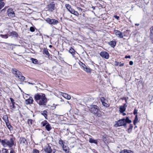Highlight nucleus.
Masks as SVG:
<instances>
[{
	"instance_id": "nucleus-1",
	"label": "nucleus",
	"mask_w": 153,
	"mask_h": 153,
	"mask_svg": "<svg viewBox=\"0 0 153 153\" xmlns=\"http://www.w3.org/2000/svg\"><path fill=\"white\" fill-rule=\"evenodd\" d=\"M34 99L36 103L40 106H45L48 102L45 95L42 93L36 94L34 96Z\"/></svg>"
},
{
	"instance_id": "nucleus-2",
	"label": "nucleus",
	"mask_w": 153,
	"mask_h": 153,
	"mask_svg": "<svg viewBox=\"0 0 153 153\" xmlns=\"http://www.w3.org/2000/svg\"><path fill=\"white\" fill-rule=\"evenodd\" d=\"M88 107L90 111L94 114L95 116L98 117L100 116V111L97 105H91Z\"/></svg>"
},
{
	"instance_id": "nucleus-3",
	"label": "nucleus",
	"mask_w": 153,
	"mask_h": 153,
	"mask_svg": "<svg viewBox=\"0 0 153 153\" xmlns=\"http://www.w3.org/2000/svg\"><path fill=\"white\" fill-rule=\"evenodd\" d=\"M1 143L4 147L8 146L10 148L14 145V140L12 138H10L9 140L7 139H4L1 140Z\"/></svg>"
},
{
	"instance_id": "nucleus-4",
	"label": "nucleus",
	"mask_w": 153,
	"mask_h": 153,
	"mask_svg": "<svg viewBox=\"0 0 153 153\" xmlns=\"http://www.w3.org/2000/svg\"><path fill=\"white\" fill-rule=\"evenodd\" d=\"M12 73L15 75L16 77H18L21 81H24L25 77L22 76V74L16 68L12 69Z\"/></svg>"
},
{
	"instance_id": "nucleus-5",
	"label": "nucleus",
	"mask_w": 153,
	"mask_h": 153,
	"mask_svg": "<svg viewBox=\"0 0 153 153\" xmlns=\"http://www.w3.org/2000/svg\"><path fill=\"white\" fill-rule=\"evenodd\" d=\"M116 123L114 125L115 127H117L123 126L124 127L126 126V124L125 123V119H123L116 122Z\"/></svg>"
},
{
	"instance_id": "nucleus-6",
	"label": "nucleus",
	"mask_w": 153,
	"mask_h": 153,
	"mask_svg": "<svg viewBox=\"0 0 153 153\" xmlns=\"http://www.w3.org/2000/svg\"><path fill=\"white\" fill-rule=\"evenodd\" d=\"M45 151L48 153H55L56 150L53 149V146H51L49 145H47L44 149Z\"/></svg>"
},
{
	"instance_id": "nucleus-7",
	"label": "nucleus",
	"mask_w": 153,
	"mask_h": 153,
	"mask_svg": "<svg viewBox=\"0 0 153 153\" xmlns=\"http://www.w3.org/2000/svg\"><path fill=\"white\" fill-rule=\"evenodd\" d=\"M45 21L48 23L50 25H55L59 23L58 20L54 19H50L49 18H47Z\"/></svg>"
},
{
	"instance_id": "nucleus-8",
	"label": "nucleus",
	"mask_w": 153,
	"mask_h": 153,
	"mask_svg": "<svg viewBox=\"0 0 153 153\" xmlns=\"http://www.w3.org/2000/svg\"><path fill=\"white\" fill-rule=\"evenodd\" d=\"M101 101L102 103V105L106 107H109L110 105L109 103H107L108 101L106 99H105L104 97H102L101 98Z\"/></svg>"
},
{
	"instance_id": "nucleus-9",
	"label": "nucleus",
	"mask_w": 153,
	"mask_h": 153,
	"mask_svg": "<svg viewBox=\"0 0 153 153\" xmlns=\"http://www.w3.org/2000/svg\"><path fill=\"white\" fill-rule=\"evenodd\" d=\"M100 56L102 58L108 59L109 58L108 53L106 51H102L100 53Z\"/></svg>"
},
{
	"instance_id": "nucleus-10",
	"label": "nucleus",
	"mask_w": 153,
	"mask_h": 153,
	"mask_svg": "<svg viewBox=\"0 0 153 153\" xmlns=\"http://www.w3.org/2000/svg\"><path fill=\"white\" fill-rule=\"evenodd\" d=\"M19 143L20 144L23 146H26L27 144V142L26 141V140L23 137L20 138Z\"/></svg>"
},
{
	"instance_id": "nucleus-11",
	"label": "nucleus",
	"mask_w": 153,
	"mask_h": 153,
	"mask_svg": "<svg viewBox=\"0 0 153 153\" xmlns=\"http://www.w3.org/2000/svg\"><path fill=\"white\" fill-rule=\"evenodd\" d=\"M7 15L9 16L13 17L15 16L14 12L12 8L9 9L7 11Z\"/></svg>"
},
{
	"instance_id": "nucleus-12",
	"label": "nucleus",
	"mask_w": 153,
	"mask_h": 153,
	"mask_svg": "<svg viewBox=\"0 0 153 153\" xmlns=\"http://www.w3.org/2000/svg\"><path fill=\"white\" fill-rule=\"evenodd\" d=\"M114 32L116 36L119 38H123V36H124V35H123L124 32H121L118 30H115Z\"/></svg>"
},
{
	"instance_id": "nucleus-13",
	"label": "nucleus",
	"mask_w": 153,
	"mask_h": 153,
	"mask_svg": "<svg viewBox=\"0 0 153 153\" xmlns=\"http://www.w3.org/2000/svg\"><path fill=\"white\" fill-rule=\"evenodd\" d=\"M54 4L53 3H51L49 4L48 6L46 9L47 10H49L51 11H53L54 9Z\"/></svg>"
},
{
	"instance_id": "nucleus-14",
	"label": "nucleus",
	"mask_w": 153,
	"mask_h": 153,
	"mask_svg": "<svg viewBox=\"0 0 153 153\" xmlns=\"http://www.w3.org/2000/svg\"><path fill=\"white\" fill-rule=\"evenodd\" d=\"M82 66L83 68V70L88 73H89L91 72V69L85 65L84 64L82 63Z\"/></svg>"
},
{
	"instance_id": "nucleus-15",
	"label": "nucleus",
	"mask_w": 153,
	"mask_h": 153,
	"mask_svg": "<svg viewBox=\"0 0 153 153\" xmlns=\"http://www.w3.org/2000/svg\"><path fill=\"white\" fill-rule=\"evenodd\" d=\"M33 98L30 97L29 99L25 100V102L26 105L30 104L33 103Z\"/></svg>"
},
{
	"instance_id": "nucleus-16",
	"label": "nucleus",
	"mask_w": 153,
	"mask_h": 153,
	"mask_svg": "<svg viewBox=\"0 0 153 153\" xmlns=\"http://www.w3.org/2000/svg\"><path fill=\"white\" fill-rule=\"evenodd\" d=\"M127 105L126 104H124L123 106H120L119 108V111L121 113L123 112L126 111V108Z\"/></svg>"
},
{
	"instance_id": "nucleus-17",
	"label": "nucleus",
	"mask_w": 153,
	"mask_h": 153,
	"mask_svg": "<svg viewBox=\"0 0 153 153\" xmlns=\"http://www.w3.org/2000/svg\"><path fill=\"white\" fill-rule=\"evenodd\" d=\"M69 52L72 54L73 58H75L74 55L75 54L76 51L73 48H72V47H71L69 49Z\"/></svg>"
},
{
	"instance_id": "nucleus-18",
	"label": "nucleus",
	"mask_w": 153,
	"mask_h": 153,
	"mask_svg": "<svg viewBox=\"0 0 153 153\" xmlns=\"http://www.w3.org/2000/svg\"><path fill=\"white\" fill-rule=\"evenodd\" d=\"M61 95L68 100H69L71 98V96L66 93H61Z\"/></svg>"
},
{
	"instance_id": "nucleus-19",
	"label": "nucleus",
	"mask_w": 153,
	"mask_h": 153,
	"mask_svg": "<svg viewBox=\"0 0 153 153\" xmlns=\"http://www.w3.org/2000/svg\"><path fill=\"white\" fill-rule=\"evenodd\" d=\"M9 36L13 37H17L18 35L17 33L15 31L9 32Z\"/></svg>"
},
{
	"instance_id": "nucleus-20",
	"label": "nucleus",
	"mask_w": 153,
	"mask_h": 153,
	"mask_svg": "<svg viewBox=\"0 0 153 153\" xmlns=\"http://www.w3.org/2000/svg\"><path fill=\"white\" fill-rule=\"evenodd\" d=\"M120 153H133V151L127 149H124L121 151L120 152Z\"/></svg>"
},
{
	"instance_id": "nucleus-21",
	"label": "nucleus",
	"mask_w": 153,
	"mask_h": 153,
	"mask_svg": "<svg viewBox=\"0 0 153 153\" xmlns=\"http://www.w3.org/2000/svg\"><path fill=\"white\" fill-rule=\"evenodd\" d=\"M150 38L152 43H153V27L150 29Z\"/></svg>"
},
{
	"instance_id": "nucleus-22",
	"label": "nucleus",
	"mask_w": 153,
	"mask_h": 153,
	"mask_svg": "<svg viewBox=\"0 0 153 153\" xmlns=\"http://www.w3.org/2000/svg\"><path fill=\"white\" fill-rule=\"evenodd\" d=\"M62 147L63 150H64L65 152L66 153H68L69 152V149L68 147L65 146L64 145V146Z\"/></svg>"
},
{
	"instance_id": "nucleus-23",
	"label": "nucleus",
	"mask_w": 153,
	"mask_h": 153,
	"mask_svg": "<svg viewBox=\"0 0 153 153\" xmlns=\"http://www.w3.org/2000/svg\"><path fill=\"white\" fill-rule=\"evenodd\" d=\"M109 44L113 47H114L116 44V42L114 41H112L109 42Z\"/></svg>"
},
{
	"instance_id": "nucleus-24",
	"label": "nucleus",
	"mask_w": 153,
	"mask_h": 153,
	"mask_svg": "<svg viewBox=\"0 0 153 153\" xmlns=\"http://www.w3.org/2000/svg\"><path fill=\"white\" fill-rule=\"evenodd\" d=\"M89 142L91 143H94L97 144V140H94L91 138L89 139Z\"/></svg>"
},
{
	"instance_id": "nucleus-25",
	"label": "nucleus",
	"mask_w": 153,
	"mask_h": 153,
	"mask_svg": "<svg viewBox=\"0 0 153 153\" xmlns=\"http://www.w3.org/2000/svg\"><path fill=\"white\" fill-rule=\"evenodd\" d=\"M45 128L46 130L48 131H49L51 129V126L50 124L48 123L45 126Z\"/></svg>"
},
{
	"instance_id": "nucleus-26",
	"label": "nucleus",
	"mask_w": 153,
	"mask_h": 153,
	"mask_svg": "<svg viewBox=\"0 0 153 153\" xmlns=\"http://www.w3.org/2000/svg\"><path fill=\"white\" fill-rule=\"evenodd\" d=\"M115 65L116 66L119 65L120 67H122L124 65V63H122L121 62H118L116 61H115Z\"/></svg>"
},
{
	"instance_id": "nucleus-27",
	"label": "nucleus",
	"mask_w": 153,
	"mask_h": 153,
	"mask_svg": "<svg viewBox=\"0 0 153 153\" xmlns=\"http://www.w3.org/2000/svg\"><path fill=\"white\" fill-rule=\"evenodd\" d=\"M48 112L46 111H43L41 113L43 115L46 119H47V116Z\"/></svg>"
},
{
	"instance_id": "nucleus-28",
	"label": "nucleus",
	"mask_w": 153,
	"mask_h": 153,
	"mask_svg": "<svg viewBox=\"0 0 153 153\" xmlns=\"http://www.w3.org/2000/svg\"><path fill=\"white\" fill-rule=\"evenodd\" d=\"M138 122V118L137 115H136L135 117L133 122L134 124L135 125L136 123Z\"/></svg>"
},
{
	"instance_id": "nucleus-29",
	"label": "nucleus",
	"mask_w": 153,
	"mask_h": 153,
	"mask_svg": "<svg viewBox=\"0 0 153 153\" xmlns=\"http://www.w3.org/2000/svg\"><path fill=\"white\" fill-rule=\"evenodd\" d=\"M30 60L31 61H32V62L36 64L38 62L37 60L33 58H31L30 59Z\"/></svg>"
},
{
	"instance_id": "nucleus-30",
	"label": "nucleus",
	"mask_w": 153,
	"mask_h": 153,
	"mask_svg": "<svg viewBox=\"0 0 153 153\" xmlns=\"http://www.w3.org/2000/svg\"><path fill=\"white\" fill-rule=\"evenodd\" d=\"M48 123L46 120H44L41 123V124L42 126H46Z\"/></svg>"
},
{
	"instance_id": "nucleus-31",
	"label": "nucleus",
	"mask_w": 153,
	"mask_h": 153,
	"mask_svg": "<svg viewBox=\"0 0 153 153\" xmlns=\"http://www.w3.org/2000/svg\"><path fill=\"white\" fill-rule=\"evenodd\" d=\"M0 36L1 37L3 38L7 39L8 38V35L7 34L5 35L0 34Z\"/></svg>"
},
{
	"instance_id": "nucleus-32",
	"label": "nucleus",
	"mask_w": 153,
	"mask_h": 153,
	"mask_svg": "<svg viewBox=\"0 0 153 153\" xmlns=\"http://www.w3.org/2000/svg\"><path fill=\"white\" fill-rule=\"evenodd\" d=\"M59 144L61 145L62 147H63L64 145V142L62 140H59Z\"/></svg>"
},
{
	"instance_id": "nucleus-33",
	"label": "nucleus",
	"mask_w": 153,
	"mask_h": 153,
	"mask_svg": "<svg viewBox=\"0 0 153 153\" xmlns=\"http://www.w3.org/2000/svg\"><path fill=\"white\" fill-rule=\"evenodd\" d=\"M125 123L126 124V123H130L131 122V121L130 120L128 117H127L126 119H125Z\"/></svg>"
},
{
	"instance_id": "nucleus-34",
	"label": "nucleus",
	"mask_w": 153,
	"mask_h": 153,
	"mask_svg": "<svg viewBox=\"0 0 153 153\" xmlns=\"http://www.w3.org/2000/svg\"><path fill=\"white\" fill-rule=\"evenodd\" d=\"M43 53L47 55H49V53L47 49H44L43 50Z\"/></svg>"
},
{
	"instance_id": "nucleus-35",
	"label": "nucleus",
	"mask_w": 153,
	"mask_h": 153,
	"mask_svg": "<svg viewBox=\"0 0 153 153\" xmlns=\"http://www.w3.org/2000/svg\"><path fill=\"white\" fill-rule=\"evenodd\" d=\"M4 5V3L3 2L0 3V9H1Z\"/></svg>"
},
{
	"instance_id": "nucleus-36",
	"label": "nucleus",
	"mask_w": 153,
	"mask_h": 153,
	"mask_svg": "<svg viewBox=\"0 0 153 153\" xmlns=\"http://www.w3.org/2000/svg\"><path fill=\"white\" fill-rule=\"evenodd\" d=\"M2 153H8V150L6 149H3L2 150Z\"/></svg>"
},
{
	"instance_id": "nucleus-37",
	"label": "nucleus",
	"mask_w": 153,
	"mask_h": 153,
	"mask_svg": "<svg viewBox=\"0 0 153 153\" xmlns=\"http://www.w3.org/2000/svg\"><path fill=\"white\" fill-rule=\"evenodd\" d=\"M65 6L68 10L71 8V6L68 4H66Z\"/></svg>"
},
{
	"instance_id": "nucleus-38",
	"label": "nucleus",
	"mask_w": 153,
	"mask_h": 153,
	"mask_svg": "<svg viewBox=\"0 0 153 153\" xmlns=\"http://www.w3.org/2000/svg\"><path fill=\"white\" fill-rule=\"evenodd\" d=\"M72 14H73L76 16H78V15L79 14V13L77 11H76L74 10V11L73 12V13Z\"/></svg>"
},
{
	"instance_id": "nucleus-39",
	"label": "nucleus",
	"mask_w": 153,
	"mask_h": 153,
	"mask_svg": "<svg viewBox=\"0 0 153 153\" xmlns=\"http://www.w3.org/2000/svg\"><path fill=\"white\" fill-rule=\"evenodd\" d=\"M33 120L31 119H29L28 120L27 122L28 124L29 125H31L32 124V122H33Z\"/></svg>"
},
{
	"instance_id": "nucleus-40",
	"label": "nucleus",
	"mask_w": 153,
	"mask_h": 153,
	"mask_svg": "<svg viewBox=\"0 0 153 153\" xmlns=\"http://www.w3.org/2000/svg\"><path fill=\"white\" fill-rule=\"evenodd\" d=\"M3 119L4 120L5 122L6 123H7V122L8 121L7 117L6 116H4V117Z\"/></svg>"
},
{
	"instance_id": "nucleus-41",
	"label": "nucleus",
	"mask_w": 153,
	"mask_h": 153,
	"mask_svg": "<svg viewBox=\"0 0 153 153\" xmlns=\"http://www.w3.org/2000/svg\"><path fill=\"white\" fill-rule=\"evenodd\" d=\"M133 128V126L132 124L130 125L129 128L128 129V131H129L130 130H131Z\"/></svg>"
},
{
	"instance_id": "nucleus-42",
	"label": "nucleus",
	"mask_w": 153,
	"mask_h": 153,
	"mask_svg": "<svg viewBox=\"0 0 153 153\" xmlns=\"http://www.w3.org/2000/svg\"><path fill=\"white\" fill-rule=\"evenodd\" d=\"M30 30L31 32H34L35 31V29L34 27H31L30 28Z\"/></svg>"
},
{
	"instance_id": "nucleus-43",
	"label": "nucleus",
	"mask_w": 153,
	"mask_h": 153,
	"mask_svg": "<svg viewBox=\"0 0 153 153\" xmlns=\"http://www.w3.org/2000/svg\"><path fill=\"white\" fill-rule=\"evenodd\" d=\"M10 101H11V103L12 104L15 103V102H14V100L12 98H10Z\"/></svg>"
},
{
	"instance_id": "nucleus-44",
	"label": "nucleus",
	"mask_w": 153,
	"mask_h": 153,
	"mask_svg": "<svg viewBox=\"0 0 153 153\" xmlns=\"http://www.w3.org/2000/svg\"><path fill=\"white\" fill-rule=\"evenodd\" d=\"M33 153H39V151L36 149H34L33 150Z\"/></svg>"
},
{
	"instance_id": "nucleus-45",
	"label": "nucleus",
	"mask_w": 153,
	"mask_h": 153,
	"mask_svg": "<svg viewBox=\"0 0 153 153\" xmlns=\"http://www.w3.org/2000/svg\"><path fill=\"white\" fill-rule=\"evenodd\" d=\"M137 109H134V111L133 112L134 114V115H135V114L137 115Z\"/></svg>"
},
{
	"instance_id": "nucleus-46",
	"label": "nucleus",
	"mask_w": 153,
	"mask_h": 153,
	"mask_svg": "<svg viewBox=\"0 0 153 153\" xmlns=\"http://www.w3.org/2000/svg\"><path fill=\"white\" fill-rule=\"evenodd\" d=\"M74 10L71 8L70 9L68 10V11L71 13H73Z\"/></svg>"
},
{
	"instance_id": "nucleus-47",
	"label": "nucleus",
	"mask_w": 153,
	"mask_h": 153,
	"mask_svg": "<svg viewBox=\"0 0 153 153\" xmlns=\"http://www.w3.org/2000/svg\"><path fill=\"white\" fill-rule=\"evenodd\" d=\"M114 17L116 19L118 20L119 18V17L118 16H117L116 15H114Z\"/></svg>"
},
{
	"instance_id": "nucleus-48",
	"label": "nucleus",
	"mask_w": 153,
	"mask_h": 153,
	"mask_svg": "<svg viewBox=\"0 0 153 153\" xmlns=\"http://www.w3.org/2000/svg\"><path fill=\"white\" fill-rule=\"evenodd\" d=\"M133 61H130V62H129V65H133Z\"/></svg>"
},
{
	"instance_id": "nucleus-49",
	"label": "nucleus",
	"mask_w": 153,
	"mask_h": 153,
	"mask_svg": "<svg viewBox=\"0 0 153 153\" xmlns=\"http://www.w3.org/2000/svg\"><path fill=\"white\" fill-rule=\"evenodd\" d=\"M77 9L79 10H81V11H82V9L79 7H77Z\"/></svg>"
},
{
	"instance_id": "nucleus-50",
	"label": "nucleus",
	"mask_w": 153,
	"mask_h": 153,
	"mask_svg": "<svg viewBox=\"0 0 153 153\" xmlns=\"http://www.w3.org/2000/svg\"><path fill=\"white\" fill-rule=\"evenodd\" d=\"M11 107H12V108H15V106L14 105V104H12V106H11Z\"/></svg>"
},
{
	"instance_id": "nucleus-51",
	"label": "nucleus",
	"mask_w": 153,
	"mask_h": 153,
	"mask_svg": "<svg viewBox=\"0 0 153 153\" xmlns=\"http://www.w3.org/2000/svg\"><path fill=\"white\" fill-rule=\"evenodd\" d=\"M131 57L130 56H125V58H130Z\"/></svg>"
},
{
	"instance_id": "nucleus-52",
	"label": "nucleus",
	"mask_w": 153,
	"mask_h": 153,
	"mask_svg": "<svg viewBox=\"0 0 153 153\" xmlns=\"http://www.w3.org/2000/svg\"><path fill=\"white\" fill-rule=\"evenodd\" d=\"M14 151L13 150H11L10 151V153H14Z\"/></svg>"
},
{
	"instance_id": "nucleus-53",
	"label": "nucleus",
	"mask_w": 153,
	"mask_h": 153,
	"mask_svg": "<svg viewBox=\"0 0 153 153\" xmlns=\"http://www.w3.org/2000/svg\"><path fill=\"white\" fill-rule=\"evenodd\" d=\"M123 113V116H125V115H126V114L125 113H123H123Z\"/></svg>"
},
{
	"instance_id": "nucleus-54",
	"label": "nucleus",
	"mask_w": 153,
	"mask_h": 153,
	"mask_svg": "<svg viewBox=\"0 0 153 153\" xmlns=\"http://www.w3.org/2000/svg\"><path fill=\"white\" fill-rule=\"evenodd\" d=\"M92 8H93V10H94L95 9V7H92Z\"/></svg>"
},
{
	"instance_id": "nucleus-55",
	"label": "nucleus",
	"mask_w": 153,
	"mask_h": 153,
	"mask_svg": "<svg viewBox=\"0 0 153 153\" xmlns=\"http://www.w3.org/2000/svg\"><path fill=\"white\" fill-rule=\"evenodd\" d=\"M28 84H32V85H33V84H33V83H30V82H28Z\"/></svg>"
},
{
	"instance_id": "nucleus-56",
	"label": "nucleus",
	"mask_w": 153,
	"mask_h": 153,
	"mask_svg": "<svg viewBox=\"0 0 153 153\" xmlns=\"http://www.w3.org/2000/svg\"><path fill=\"white\" fill-rule=\"evenodd\" d=\"M139 25V24H135L136 25H137V26H138Z\"/></svg>"
},
{
	"instance_id": "nucleus-57",
	"label": "nucleus",
	"mask_w": 153,
	"mask_h": 153,
	"mask_svg": "<svg viewBox=\"0 0 153 153\" xmlns=\"http://www.w3.org/2000/svg\"><path fill=\"white\" fill-rule=\"evenodd\" d=\"M2 1H3V0H0V3L1 2H2Z\"/></svg>"
},
{
	"instance_id": "nucleus-58",
	"label": "nucleus",
	"mask_w": 153,
	"mask_h": 153,
	"mask_svg": "<svg viewBox=\"0 0 153 153\" xmlns=\"http://www.w3.org/2000/svg\"><path fill=\"white\" fill-rule=\"evenodd\" d=\"M52 47V45H49V47Z\"/></svg>"
},
{
	"instance_id": "nucleus-59",
	"label": "nucleus",
	"mask_w": 153,
	"mask_h": 153,
	"mask_svg": "<svg viewBox=\"0 0 153 153\" xmlns=\"http://www.w3.org/2000/svg\"><path fill=\"white\" fill-rule=\"evenodd\" d=\"M126 103H127V100L126 99Z\"/></svg>"
},
{
	"instance_id": "nucleus-60",
	"label": "nucleus",
	"mask_w": 153,
	"mask_h": 153,
	"mask_svg": "<svg viewBox=\"0 0 153 153\" xmlns=\"http://www.w3.org/2000/svg\"><path fill=\"white\" fill-rule=\"evenodd\" d=\"M0 153H1V151H0Z\"/></svg>"
}]
</instances>
